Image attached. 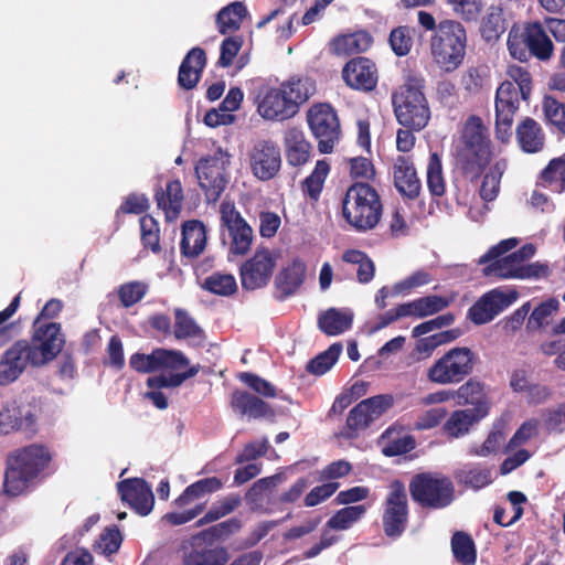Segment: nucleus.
I'll use <instances>...</instances> for the list:
<instances>
[{"label":"nucleus","instance_id":"f257e3e1","mask_svg":"<svg viewBox=\"0 0 565 565\" xmlns=\"http://www.w3.org/2000/svg\"><path fill=\"white\" fill-rule=\"evenodd\" d=\"M64 340L60 324L49 322L34 331L33 342L18 341L0 360V385H8L19 379L29 364L40 366L52 361L62 350Z\"/></svg>","mask_w":565,"mask_h":565},{"label":"nucleus","instance_id":"f03ea898","mask_svg":"<svg viewBox=\"0 0 565 565\" xmlns=\"http://www.w3.org/2000/svg\"><path fill=\"white\" fill-rule=\"evenodd\" d=\"M50 461L49 450L41 445H30L9 455L6 462L3 492L10 497L23 493Z\"/></svg>","mask_w":565,"mask_h":565},{"label":"nucleus","instance_id":"7ed1b4c3","mask_svg":"<svg viewBox=\"0 0 565 565\" xmlns=\"http://www.w3.org/2000/svg\"><path fill=\"white\" fill-rule=\"evenodd\" d=\"M508 75L511 81L503 82L495 94V132L501 141L511 136L513 117L519 109L520 99L526 100L531 94L530 73L522 66L510 65Z\"/></svg>","mask_w":565,"mask_h":565},{"label":"nucleus","instance_id":"20e7f679","mask_svg":"<svg viewBox=\"0 0 565 565\" xmlns=\"http://www.w3.org/2000/svg\"><path fill=\"white\" fill-rule=\"evenodd\" d=\"M429 46L434 63L446 73L455 72L466 55V29L458 21L444 20L438 23Z\"/></svg>","mask_w":565,"mask_h":565},{"label":"nucleus","instance_id":"39448f33","mask_svg":"<svg viewBox=\"0 0 565 565\" xmlns=\"http://www.w3.org/2000/svg\"><path fill=\"white\" fill-rule=\"evenodd\" d=\"M382 214L380 196L367 183L358 182L351 185L343 199V216L359 232L376 226Z\"/></svg>","mask_w":565,"mask_h":565},{"label":"nucleus","instance_id":"423d86ee","mask_svg":"<svg viewBox=\"0 0 565 565\" xmlns=\"http://www.w3.org/2000/svg\"><path fill=\"white\" fill-rule=\"evenodd\" d=\"M508 49L511 56L520 62H527L533 56L547 61L553 55L554 45L544 24L535 21L523 26L513 25L508 36Z\"/></svg>","mask_w":565,"mask_h":565},{"label":"nucleus","instance_id":"0eeeda50","mask_svg":"<svg viewBox=\"0 0 565 565\" xmlns=\"http://www.w3.org/2000/svg\"><path fill=\"white\" fill-rule=\"evenodd\" d=\"M462 142V147L456 153L457 163L465 172L477 174L492 157L487 129L479 117L471 116L466 121Z\"/></svg>","mask_w":565,"mask_h":565},{"label":"nucleus","instance_id":"6e6552de","mask_svg":"<svg viewBox=\"0 0 565 565\" xmlns=\"http://www.w3.org/2000/svg\"><path fill=\"white\" fill-rule=\"evenodd\" d=\"M392 102L396 119L402 126L416 131L427 126L430 110L419 82L409 81L402 85L393 94Z\"/></svg>","mask_w":565,"mask_h":565},{"label":"nucleus","instance_id":"1a4fd4ad","mask_svg":"<svg viewBox=\"0 0 565 565\" xmlns=\"http://www.w3.org/2000/svg\"><path fill=\"white\" fill-rule=\"evenodd\" d=\"M475 353L466 347H456L436 360L426 372L427 379L438 385L462 382L473 371Z\"/></svg>","mask_w":565,"mask_h":565},{"label":"nucleus","instance_id":"9d476101","mask_svg":"<svg viewBox=\"0 0 565 565\" xmlns=\"http://www.w3.org/2000/svg\"><path fill=\"white\" fill-rule=\"evenodd\" d=\"M409 490L412 498L423 507L443 509L455 499L451 480L431 473H420L413 478Z\"/></svg>","mask_w":565,"mask_h":565},{"label":"nucleus","instance_id":"9b49d317","mask_svg":"<svg viewBox=\"0 0 565 565\" xmlns=\"http://www.w3.org/2000/svg\"><path fill=\"white\" fill-rule=\"evenodd\" d=\"M230 156L216 150L213 154L202 158L195 166V173L207 202H215L221 196L227 183L226 169Z\"/></svg>","mask_w":565,"mask_h":565},{"label":"nucleus","instance_id":"f8f14e48","mask_svg":"<svg viewBox=\"0 0 565 565\" xmlns=\"http://www.w3.org/2000/svg\"><path fill=\"white\" fill-rule=\"evenodd\" d=\"M220 213L224 228L223 242L228 239L230 255L244 256L253 243L252 227L231 202H222Z\"/></svg>","mask_w":565,"mask_h":565},{"label":"nucleus","instance_id":"ddd939ff","mask_svg":"<svg viewBox=\"0 0 565 565\" xmlns=\"http://www.w3.org/2000/svg\"><path fill=\"white\" fill-rule=\"evenodd\" d=\"M393 405L392 395H376L360 402L353 407L347 418L341 436L348 439L355 438L359 431L382 416Z\"/></svg>","mask_w":565,"mask_h":565},{"label":"nucleus","instance_id":"4468645a","mask_svg":"<svg viewBox=\"0 0 565 565\" xmlns=\"http://www.w3.org/2000/svg\"><path fill=\"white\" fill-rule=\"evenodd\" d=\"M309 127L318 139L322 153H330L340 136V124L333 108L328 104L312 106L307 115Z\"/></svg>","mask_w":565,"mask_h":565},{"label":"nucleus","instance_id":"2eb2a0df","mask_svg":"<svg viewBox=\"0 0 565 565\" xmlns=\"http://www.w3.org/2000/svg\"><path fill=\"white\" fill-rule=\"evenodd\" d=\"M551 270L546 263L522 264L512 253L497 258L483 268L484 276L500 279H541L548 277Z\"/></svg>","mask_w":565,"mask_h":565},{"label":"nucleus","instance_id":"dca6fc26","mask_svg":"<svg viewBox=\"0 0 565 565\" xmlns=\"http://www.w3.org/2000/svg\"><path fill=\"white\" fill-rule=\"evenodd\" d=\"M519 297L511 288H493L483 294L469 309L468 317L476 324H486L513 305Z\"/></svg>","mask_w":565,"mask_h":565},{"label":"nucleus","instance_id":"f3484780","mask_svg":"<svg viewBox=\"0 0 565 565\" xmlns=\"http://www.w3.org/2000/svg\"><path fill=\"white\" fill-rule=\"evenodd\" d=\"M407 494L405 487L399 481H394L390 486L388 494L385 500L383 513V529L387 536H399L407 523Z\"/></svg>","mask_w":565,"mask_h":565},{"label":"nucleus","instance_id":"a211bd4d","mask_svg":"<svg viewBox=\"0 0 565 565\" xmlns=\"http://www.w3.org/2000/svg\"><path fill=\"white\" fill-rule=\"evenodd\" d=\"M249 168L260 181L274 179L281 168L279 147L269 139H259L248 151Z\"/></svg>","mask_w":565,"mask_h":565},{"label":"nucleus","instance_id":"6ab92c4d","mask_svg":"<svg viewBox=\"0 0 565 565\" xmlns=\"http://www.w3.org/2000/svg\"><path fill=\"white\" fill-rule=\"evenodd\" d=\"M255 103L257 113L266 120L284 121L295 116L281 86L262 84L257 89Z\"/></svg>","mask_w":565,"mask_h":565},{"label":"nucleus","instance_id":"aec40b11","mask_svg":"<svg viewBox=\"0 0 565 565\" xmlns=\"http://www.w3.org/2000/svg\"><path fill=\"white\" fill-rule=\"evenodd\" d=\"M275 258L268 249L256 250L254 256L241 267L242 286L246 290L265 287L273 275Z\"/></svg>","mask_w":565,"mask_h":565},{"label":"nucleus","instance_id":"412c9836","mask_svg":"<svg viewBox=\"0 0 565 565\" xmlns=\"http://www.w3.org/2000/svg\"><path fill=\"white\" fill-rule=\"evenodd\" d=\"M207 532L193 539L192 548L183 556L182 565H225L228 562V553L225 547L207 544Z\"/></svg>","mask_w":565,"mask_h":565},{"label":"nucleus","instance_id":"4be33fe9","mask_svg":"<svg viewBox=\"0 0 565 565\" xmlns=\"http://www.w3.org/2000/svg\"><path fill=\"white\" fill-rule=\"evenodd\" d=\"M342 77L348 86L354 89L370 92L376 86L377 70L371 60L356 57L344 65Z\"/></svg>","mask_w":565,"mask_h":565},{"label":"nucleus","instance_id":"5701e85b","mask_svg":"<svg viewBox=\"0 0 565 565\" xmlns=\"http://www.w3.org/2000/svg\"><path fill=\"white\" fill-rule=\"evenodd\" d=\"M118 492L121 499L140 515H147L151 512L154 497L151 487L145 480H122L118 483Z\"/></svg>","mask_w":565,"mask_h":565},{"label":"nucleus","instance_id":"b1692460","mask_svg":"<svg viewBox=\"0 0 565 565\" xmlns=\"http://www.w3.org/2000/svg\"><path fill=\"white\" fill-rule=\"evenodd\" d=\"M487 416L484 406L479 408L457 409L444 423V434L450 438H460L469 434L470 429Z\"/></svg>","mask_w":565,"mask_h":565},{"label":"nucleus","instance_id":"393cba45","mask_svg":"<svg viewBox=\"0 0 565 565\" xmlns=\"http://www.w3.org/2000/svg\"><path fill=\"white\" fill-rule=\"evenodd\" d=\"M205 63L206 56L202 49L193 47L190 50L179 68V85L184 89L194 88L199 83Z\"/></svg>","mask_w":565,"mask_h":565},{"label":"nucleus","instance_id":"a878e982","mask_svg":"<svg viewBox=\"0 0 565 565\" xmlns=\"http://www.w3.org/2000/svg\"><path fill=\"white\" fill-rule=\"evenodd\" d=\"M394 183L397 191L408 199L419 194L420 181L414 166L405 157L399 156L394 163Z\"/></svg>","mask_w":565,"mask_h":565},{"label":"nucleus","instance_id":"bb28decb","mask_svg":"<svg viewBox=\"0 0 565 565\" xmlns=\"http://www.w3.org/2000/svg\"><path fill=\"white\" fill-rule=\"evenodd\" d=\"M284 143L287 161L290 166L299 167L307 163L311 154V145L305 134L298 128H289L285 132Z\"/></svg>","mask_w":565,"mask_h":565},{"label":"nucleus","instance_id":"cd10ccee","mask_svg":"<svg viewBox=\"0 0 565 565\" xmlns=\"http://www.w3.org/2000/svg\"><path fill=\"white\" fill-rule=\"evenodd\" d=\"M231 405L235 412L248 418L257 419L273 415L266 402L246 391H235L232 394Z\"/></svg>","mask_w":565,"mask_h":565},{"label":"nucleus","instance_id":"c85d7f7f","mask_svg":"<svg viewBox=\"0 0 565 565\" xmlns=\"http://www.w3.org/2000/svg\"><path fill=\"white\" fill-rule=\"evenodd\" d=\"M36 430V418L31 412L22 413L20 409H6L0 413V433L3 435L13 431L34 434Z\"/></svg>","mask_w":565,"mask_h":565},{"label":"nucleus","instance_id":"c756f323","mask_svg":"<svg viewBox=\"0 0 565 565\" xmlns=\"http://www.w3.org/2000/svg\"><path fill=\"white\" fill-rule=\"evenodd\" d=\"M451 301L452 298L430 295L403 303V313L407 317L425 318L443 311L450 306Z\"/></svg>","mask_w":565,"mask_h":565},{"label":"nucleus","instance_id":"7c9ffc66","mask_svg":"<svg viewBox=\"0 0 565 565\" xmlns=\"http://www.w3.org/2000/svg\"><path fill=\"white\" fill-rule=\"evenodd\" d=\"M206 244L204 225L199 221H189L182 227L181 250L185 256L200 255Z\"/></svg>","mask_w":565,"mask_h":565},{"label":"nucleus","instance_id":"2f4dec72","mask_svg":"<svg viewBox=\"0 0 565 565\" xmlns=\"http://www.w3.org/2000/svg\"><path fill=\"white\" fill-rule=\"evenodd\" d=\"M156 201L160 209L164 211L168 221L178 217L183 201V190L179 180L170 181L166 191L156 192Z\"/></svg>","mask_w":565,"mask_h":565},{"label":"nucleus","instance_id":"473e14b6","mask_svg":"<svg viewBox=\"0 0 565 565\" xmlns=\"http://www.w3.org/2000/svg\"><path fill=\"white\" fill-rule=\"evenodd\" d=\"M353 313L349 309L330 308L318 318V324L328 335H338L351 328Z\"/></svg>","mask_w":565,"mask_h":565},{"label":"nucleus","instance_id":"72a5a7b5","mask_svg":"<svg viewBox=\"0 0 565 565\" xmlns=\"http://www.w3.org/2000/svg\"><path fill=\"white\" fill-rule=\"evenodd\" d=\"M516 138L524 152L535 153L543 149L544 135L540 125L532 118H525L518 126Z\"/></svg>","mask_w":565,"mask_h":565},{"label":"nucleus","instance_id":"f704fd0d","mask_svg":"<svg viewBox=\"0 0 565 565\" xmlns=\"http://www.w3.org/2000/svg\"><path fill=\"white\" fill-rule=\"evenodd\" d=\"M280 86L285 90L295 115L298 113L299 106L316 93L315 82L308 77L291 78Z\"/></svg>","mask_w":565,"mask_h":565},{"label":"nucleus","instance_id":"c9c22d12","mask_svg":"<svg viewBox=\"0 0 565 565\" xmlns=\"http://www.w3.org/2000/svg\"><path fill=\"white\" fill-rule=\"evenodd\" d=\"M306 265L300 259H294L277 277L276 284L285 297L291 296L303 284Z\"/></svg>","mask_w":565,"mask_h":565},{"label":"nucleus","instance_id":"e433bc0d","mask_svg":"<svg viewBox=\"0 0 565 565\" xmlns=\"http://www.w3.org/2000/svg\"><path fill=\"white\" fill-rule=\"evenodd\" d=\"M373 43L372 36L364 31L342 35L332 43V50L337 54H354L366 51Z\"/></svg>","mask_w":565,"mask_h":565},{"label":"nucleus","instance_id":"4c0bfd02","mask_svg":"<svg viewBox=\"0 0 565 565\" xmlns=\"http://www.w3.org/2000/svg\"><path fill=\"white\" fill-rule=\"evenodd\" d=\"M247 14L245 4L241 1H235L223 8L216 18L218 31L226 34L239 29L243 18Z\"/></svg>","mask_w":565,"mask_h":565},{"label":"nucleus","instance_id":"58836bf2","mask_svg":"<svg viewBox=\"0 0 565 565\" xmlns=\"http://www.w3.org/2000/svg\"><path fill=\"white\" fill-rule=\"evenodd\" d=\"M223 488V482L216 477L201 479L189 486L175 500L178 507H185L205 493H212Z\"/></svg>","mask_w":565,"mask_h":565},{"label":"nucleus","instance_id":"ea45409f","mask_svg":"<svg viewBox=\"0 0 565 565\" xmlns=\"http://www.w3.org/2000/svg\"><path fill=\"white\" fill-rule=\"evenodd\" d=\"M481 35L487 42L495 41L505 31V20L500 8L488 9L481 22Z\"/></svg>","mask_w":565,"mask_h":565},{"label":"nucleus","instance_id":"a19ab883","mask_svg":"<svg viewBox=\"0 0 565 565\" xmlns=\"http://www.w3.org/2000/svg\"><path fill=\"white\" fill-rule=\"evenodd\" d=\"M559 309V301L556 298H548L534 308L529 317L526 328L539 330L550 323Z\"/></svg>","mask_w":565,"mask_h":565},{"label":"nucleus","instance_id":"79ce46f5","mask_svg":"<svg viewBox=\"0 0 565 565\" xmlns=\"http://www.w3.org/2000/svg\"><path fill=\"white\" fill-rule=\"evenodd\" d=\"M342 352L340 343H333L326 351L318 354L307 364V371L313 375H323L337 363Z\"/></svg>","mask_w":565,"mask_h":565},{"label":"nucleus","instance_id":"37998d69","mask_svg":"<svg viewBox=\"0 0 565 565\" xmlns=\"http://www.w3.org/2000/svg\"><path fill=\"white\" fill-rule=\"evenodd\" d=\"M242 503V498L238 494H228L221 500L214 502L205 515L199 520V524L203 525L206 523L220 520L227 514L235 511Z\"/></svg>","mask_w":565,"mask_h":565},{"label":"nucleus","instance_id":"c03bdc74","mask_svg":"<svg viewBox=\"0 0 565 565\" xmlns=\"http://www.w3.org/2000/svg\"><path fill=\"white\" fill-rule=\"evenodd\" d=\"M451 550L459 563L475 565L477 558L475 543L468 534L456 532L451 539Z\"/></svg>","mask_w":565,"mask_h":565},{"label":"nucleus","instance_id":"a18cd8bd","mask_svg":"<svg viewBox=\"0 0 565 565\" xmlns=\"http://www.w3.org/2000/svg\"><path fill=\"white\" fill-rule=\"evenodd\" d=\"M542 181L555 192L565 190V153L550 161L548 166L542 171Z\"/></svg>","mask_w":565,"mask_h":565},{"label":"nucleus","instance_id":"49530a36","mask_svg":"<svg viewBox=\"0 0 565 565\" xmlns=\"http://www.w3.org/2000/svg\"><path fill=\"white\" fill-rule=\"evenodd\" d=\"M454 393L461 404L472 405V408L484 406L487 414L489 413V404L484 397L483 386L479 382L470 380L459 386V388Z\"/></svg>","mask_w":565,"mask_h":565},{"label":"nucleus","instance_id":"de8ad7c7","mask_svg":"<svg viewBox=\"0 0 565 565\" xmlns=\"http://www.w3.org/2000/svg\"><path fill=\"white\" fill-rule=\"evenodd\" d=\"M507 162L504 160L497 161L495 164L484 175L480 195L484 201H492L498 196L500 190V181L505 171Z\"/></svg>","mask_w":565,"mask_h":565},{"label":"nucleus","instance_id":"09e8293b","mask_svg":"<svg viewBox=\"0 0 565 565\" xmlns=\"http://www.w3.org/2000/svg\"><path fill=\"white\" fill-rule=\"evenodd\" d=\"M342 259L345 263L358 265L356 275L360 282L366 284L373 279L375 271L374 263L363 252L349 249L344 252Z\"/></svg>","mask_w":565,"mask_h":565},{"label":"nucleus","instance_id":"8fccbe9b","mask_svg":"<svg viewBox=\"0 0 565 565\" xmlns=\"http://www.w3.org/2000/svg\"><path fill=\"white\" fill-rule=\"evenodd\" d=\"M330 172V164L326 159L318 160L313 171L303 181V192L317 199L321 193L326 178Z\"/></svg>","mask_w":565,"mask_h":565},{"label":"nucleus","instance_id":"3c124183","mask_svg":"<svg viewBox=\"0 0 565 565\" xmlns=\"http://www.w3.org/2000/svg\"><path fill=\"white\" fill-rule=\"evenodd\" d=\"M365 512L366 507L364 504L345 507L329 519L328 526L333 530H347L359 521Z\"/></svg>","mask_w":565,"mask_h":565},{"label":"nucleus","instance_id":"603ef678","mask_svg":"<svg viewBox=\"0 0 565 565\" xmlns=\"http://www.w3.org/2000/svg\"><path fill=\"white\" fill-rule=\"evenodd\" d=\"M152 359L156 360L158 370L179 371L190 364L188 358L177 350L156 349Z\"/></svg>","mask_w":565,"mask_h":565},{"label":"nucleus","instance_id":"864d4df0","mask_svg":"<svg viewBox=\"0 0 565 565\" xmlns=\"http://www.w3.org/2000/svg\"><path fill=\"white\" fill-rule=\"evenodd\" d=\"M203 287L212 294L230 296L236 291L237 284L233 275L213 273L205 278Z\"/></svg>","mask_w":565,"mask_h":565},{"label":"nucleus","instance_id":"5fc2aeb1","mask_svg":"<svg viewBox=\"0 0 565 565\" xmlns=\"http://www.w3.org/2000/svg\"><path fill=\"white\" fill-rule=\"evenodd\" d=\"M431 281H433V276L428 270L418 269V270L412 273L409 276H407L403 280L396 282L392 288V294L394 296L408 295L413 289L426 286Z\"/></svg>","mask_w":565,"mask_h":565},{"label":"nucleus","instance_id":"6e6d98bb","mask_svg":"<svg viewBox=\"0 0 565 565\" xmlns=\"http://www.w3.org/2000/svg\"><path fill=\"white\" fill-rule=\"evenodd\" d=\"M427 186L435 196H440L445 193L441 161L436 153H433L429 158L427 167Z\"/></svg>","mask_w":565,"mask_h":565},{"label":"nucleus","instance_id":"4d7b16f0","mask_svg":"<svg viewBox=\"0 0 565 565\" xmlns=\"http://www.w3.org/2000/svg\"><path fill=\"white\" fill-rule=\"evenodd\" d=\"M121 542L122 537L120 531L116 526H113L106 529L100 534L93 547L96 553L107 556L116 553L119 550Z\"/></svg>","mask_w":565,"mask_h":565},{"label":"nucleus","instance_id":"13d9d810","mask_svg":"<svg viewBox=\"0 0 565 565\" xmlns=\"http://www.w3.org/2000/svg\"><path fill=\"white\" fill-rule=\"evenodd\" d=\"M458 478L465 486L479 490L491 482V472L486 468L471 467L462 469Z\"/></svg>","mask_w":565,"mask_h":565},{"label":"nucleus","instance_id":"bf43d9fd","mask_svg":"<svg viewBox=\"0 0 565 565\" xmlns=\"http://www.w3.org/2000/svg\"><path fill=\"white\" fill-rule=\"evenodd\" d=\"M174 337L179 340L195 338L201 333L200 327L186 311L182 309L175 310Z\"/></svg>","mask_w":565,"mask_h":565},{"label":"nucleus","instance_id":"052dcab7","mask_svg":"<svg viewBox=\"0 0 565 565\" xmlns=\"http://www.w3.org/2000/svg\"><path fill=\"white\" fill-rule=\"evenodd\" d=\"M546 120L565 134V105L557 99L546 96L543 102Z\"/></svg>","mask_w":565,"mask_h":565},{"label":"nucleus","instance_id":"680f3d73","mask_svg":"<svg viewBox=\"0 0 565 565\" xmlns=\"http://www.w3.org/2000/svg\"><path fill=\"white\" fill-rule=\"evenodd\" d=\"M148 290V286L141 281H130L120 286L119 299L124 307L128 308L141 300Z\"/></svg>","mask_w":565,"mask_h":565},{"label":"nucleus","instance_id":"e2e57ef3","mask_svg":"<svg viewBox=\"0 0 565 565\" xmlns=\"http://www.w3.org/2000/svg\"><path fill=\"white\" fill-rule=\"evenodd\" d=\"M390 44L396 55L408 54L413 45L411 29L407 26L394 29L390 34Z\"/></svg>","mask_w":565,"mask_h":565},{"label":"nucleus","instance_id":"0e129e2a","mask_svg":"<svg viewBox=\"0 0 565 565\" xmlns=\"http://www.w3.org/2000/svg\"><path fill=\"white\" fill-rule=\"evenodd\" d=\"M448 3L466 21H476L481 11V0H448Z\"/></svg>","mask_w":565,"mask_h":565},{"label":"nucleus","instance_id":"69168bd1","mask_svg":"<svg viewBox=\"0 0 565 565\" xmlns=\"http://www.w3.org/2000/svg\"><path fill=\"white\" fill-rule=\"evenodd\" d=\"M504 440V435L500 429H492L484 443L481 446L472 447L470 449L471 455L479 457H488L491 454H495Z\"/></svg>","mask_w":565,"mask_h":565},{"label":"nucleus","instance_id":"338daca9","mask_svg":"<svg viewBox=\"0 0 565 565\" xmlns=\"http://www.w3.org/2000/svg\"><path fill=\"white\" fill-rule=\"evenodd\" d=\"M239 380L248 385L256 393L265 396V397H275L276 388L268 381L259 377L258 375L252 373H241Z\"/></svg>","mask_w":565,"mask_h":565},{"label":"nucleus","instance_id":"774afa93","mask_svg":"<svg viewBox=\"0 0 565 565\" xmlns=\"http://www.w3.org/2000/svg\"><path fill=\"white\" fill-rule=\"evenodd\" d=\"M447 415L444 407L430 408L418 416L414 426L418 430H427L436 427Z\"/></svg>","mask_w":565,"mask_h":565}]
</instances>
